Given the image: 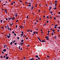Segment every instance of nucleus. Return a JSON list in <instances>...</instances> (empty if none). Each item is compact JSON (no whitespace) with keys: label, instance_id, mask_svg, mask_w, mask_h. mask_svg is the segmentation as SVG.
Segmentation results:
<instances>
[{"label":"nucleus","instance_id":"f257e3e1","mask_svg":"<svg viewBox=\"0 0 60 60\" xmlns=\"http://www.w3.org/2000/svg\"><path fill=\"white\" fill-rule=\"evenodd\" d=\"M10 37V35H9V36L8 35H7V37L8 38H9Z\"/></svg>","mask_w":60,"mask_h":60},{"label":"nucleus","instance_id":"f03ea898","mask_svg":"<svg viewBox=\"0 0 60 60\" xmlns=\"http://www.w3.org/2000/svg\"><path fill=\"white\" fill-rule=\"evenodd\" d=\"M38 40L40 41L41 42V39L39 37H38Z\"/></svg>","mask_w":60,"mask_h":60},{"label":"nucleus","instance_id":"7ed1b4c3","mask_svg":"<svg viewBox=\"0 0 60 60\" xmlns=\"http://www.w3.org/2000/svg\"><path fill=\"white\" fill-rule=\"evenodd\" d=\"M41 42H46V41H44V40H42V41H41Z\"/></svg>","mask_w":60,"mask_h":60},{"label":"nucleus","instance_id":"20e7f679","mask_svg":"<svg viewBox=\"0 0 60 60\" xmlns=\"http://www.w3.org/2000/svg\"><path fill=\"white\" fill-rule=\"evenodd\" d=\"M34 59L33 58H30L29 60H34Z\"/></svg>","mask_w":60,"mask_h":60},{"label":"nucleus","instance_id":"39448f33","mask_svg":"<svg viewBox=\"0 0 60 60\" xmlns=\"http://www.w3.org/2000/svg\"><path fill=\"white\" fill-rule=\"evenodd\" d=\"M7 29L8 30H9V28L8 27V25H7Z\"/></svg>","mask_w":60,"mask_h":60},{"label":"nucleus","instance_id":"423d86ee","mask_svg":"<svg viewBox=\"0 0 60 60\" xmlns=\"http://www.w3.org/2000/svg\"><path fill=\"white\" fill-rule=\"evenodd\" d=\"M24 26H20V28H24Z\"/></svg>","mask_w":60,"mask_h":60},{"label":"nucleus","instance_id":"0eeeda50","mask_svg":"<svg viewBox=\"0 0 60 60\" xmlns=\"http://www.w3.org/2000/svg\"><path fill=\"white\" fill-rule=\"evenodd\" d=\"M3 51L5 52L6 51V49H4L3 50Z\"/></svg>","mask_w":60,"mask_h":60},{"label":"nucleus","instance_id":"6e6552de","mask_svg":"<svg viewBox=\"0 0 60 60\" xmlns=\"http://www.w3.org/2000/svg\"><path fill=\"white\" fill-rule=\"evenodd\" d=\"M6 59H8V56H6Z\"/></svg>","mask_w":60,"mask_h":60},{"label":"nucleus","instance_id":"1a4fd4ad","mask_svg":"<svg viewBox=\"0 0 60 60\" xmlns=\"http://www.w3.org/2000/svg\"><path fill=\"white\" fill-rule=\"evenodd\" d=\"M38 57L39 56L38 55H36L35 56V57H36V58H38Z\"/></svg>","mask_w":60,"mask_h":60},{"label":"nucleus","instance_id":"9d476101","mask_svg":"<svg viewBox=\"0 0 60 60\" xmlns=\"http://www.w3.org/2000/svg\"><path fill=\"white\" fill-rule=\"evenodd\" d=\"M33 8H34V6H32V8H31V10H33Z\"/></svg>","mask_w":60,"mask_h":60},{"label":"nucleus","instance_id":"9b49d317","mask_svg":"<svg viewBox=\"0 0 60 60\" xmlns=\"http://www.w3.org/2000/svg\"><path fill=\"white\" fill-rule=\"evenodd\" d=\"M6 44L5 45H4V48H5L6 47Z\"/></svg>","mask_w":60,"mask_h":60},{"label":"nucleus","instance_id":"f8f14e48","mask_svg":"<svg viewBox=\"0 0 60 60\" xmlns=\"http://www.w3.org/2000/svg\"><path fill=\"white\" fill-rule=\"evenodd\" d=\"M18 16L17 14H15V16L16 17H17Z\"/></svg>","mask_w":60,"mask_h":60},{"label":"nucleus","instance_id":"ddd939ff","mask_svg":"<svg viewBox=\"0 0 60 60\" xmlns=\"http://www.w3.org/2000/svg\"><path fill=\"white\" fill-rule=\"evenodd\" d=\"M49 38V37L48 36H47V37H45V38Z\"/></svg>","mask_w":60,"mask_h":60},{"label":"nucleus","instance_id":"4468645a","mask_svg":"<svg viewBox=\"0 0 60 60\" xmlns=\"http://www.w3.org/2000/svg\"><path fill=\"white\" fill-rule=\"evenodd\" d=\"M21 49V48L20 46H19V48H18V49Z\"/></svg>","mask_w":60,"mask_h":60},{"label":"nucleus","instance_id":"2eb2a0df","mask_svg":"<svg viewBox=\"0 0 60 60\" xmlns=\"http://www.w3.org/2000/svg\"><path fill=\"white\" fill-rule=\"evenodd\" d=\"M57 5V3H55V7H56Z\"/></svg>","mask_w":60,"mask_h":60},{"label":"nucleus","instance_id":"dca6fc26","mask_svg":"<svg viewBox=\"0 0 60 60\" xmlns=\"http://www.w3.org/2000/svg\"><path fill=\"white\" fill-rule=\"evenodd\" d=\"M24 40H22L21 41V42H23Z\"/></svg>","mask_w":60,"mask_h":60},{"label":"nucleus","instance_id":"f3484780","mask_svg":"<svg viewBox=\"0 0 60 60\" xmlns=\"http://www.w3.org/2000/svg\"><path fill=\"white\" fill-rule=\"evenodd\" d=\"M12 42H11L10 43V44L11 45H12Z\"/></svg>","mask_w":60,"mask_h":60},{"label":"nucleus","instance_id":"a211bd4d","mask_svg":"<svg viewBox=\"0 0 60 60\" xmlns=\"http://www.w3.org/2000/svg\"><path fill=\"white\" fill-rule=\"evenodd\" d=\"M29 32H32V30H29Z\"/></svg>","mask_w":60,"mask_h":60},{"label":"nucleus","instance_id":"6ab92c4d","mask_svg":"<svg viewBox=\"0 0 60 60\" xmlns=\"http://www.w3.org/2000/svg\"><path fill=\"white\" fill-rule=\"evenodd\" d=\"M15 17H14L13 18H12V20H13V19H15Z\"/></svg>","mask_w":60,"mask_h":60},{"label":"nucleus","instance_id":"aec40b11","mask_svg":"<svg viewBox=\"0 0 60 60\" xmlns=\"http://www.w3.org/2000/svg\"><path fill=\"white\" fill-rule=\"evenodd\" d=\"M50 13L51 14H52V11H51L50 12Z\"/></svg>","mask_w":60,"mask_h":60},{"label":"nucleus","instance_id":"412c9836","mask_svg":"<svg viewBox=\"0 0 60 60\" xmlns=\"http://www.w3.org/2000/svg\"><path fill=\"white\" fill-rule=\"evenodd\" d=\"M8 20H10V18L9 17H8Z\"/></svg>","mask_w":60,"mask_h":60},{"label":"nucleus","instance_id":"4be33fe9","mask_svg":"<svg viewBox=\"0 0 60 60\" xmlns=\"http://www.w3.org/2000/svg\"><path fill=\"white\" fill-rule=\"evenodd\" d=\"M2 20H1L0 21V23H2Z\"/></svg>","mask_w":60,"mask_h":60},{"label":"nucleus","instance_id":"5701e85b","mask_svg":"<svg viewBox=\"0 0 60 60\" xmlns=\"http://www.w3.org/2000/svg\"><path fill=\"white\" fill-rule=\"evenodd\" d=\"M23 43H24V42H22V43H21V45H22L23 44Z\"/></svg>","mask_w":60,"mask_h":60},{"label":"nucleus","instance_id":"b1692460","mask_svg":"<svg viewBox=\"0 0 60 60\" xmlns=\"http://www.w3.org/2000/svg\"><path fill=\"white\" fill-rule=\"evenodd\" d=\"M54 38L55 39H56V36H54Z\"/></svg>","mask_w":60,"mask_h":60},{"label":"nucleus","instance_id":"393cba45","mask_svg":"<svg viewBox=\"0 0 60 60\" xmlns=\"http://www.w3.org/2000/svg\"><path fill=\"white\" fill-rule=\"evenodd\" d=\"M49 9H52V8L51 7H49Z\"/></svg>","mask_w":60,"mask_h":60},{"label":"nucleus","instance_id":"a878e982","mask_svg":"<svg viewBox=\"0 0 60 60\" xmlns=\"http://www.w3.org/2000/svg\"><path fill=\"white\" fill-rule=\"evenodd\" d=\"M12 34H14L15 33H14V32L13 31H12Z\"/></svg>","mask_w":60,"mask_h":60},{"label":"nucleus","instance_id":"bb28decb","mask_svg":"<svg viewBox=\"0 0 60 60\" xmlns=\"http://www.w3.org/2000/svg\"><path fill=\"white\" fill-rule=\"evenodd\" d=\"M26 57H23V59L24 60H25V59H26Z\"/></svg>","mask_w":60,"mask_h":60},{"label":"nucleus","instance_id":"cd10ccee","mask_svg":"<svg viewBox=\"0 0 60 60\" xmlns=\"http://www.w3.org/2000/svg\"><path fill=\"white\" fill-rule=\"evenodd\" d=\"M52 36H53L54 35V34H53V32L52 33Z\"/></svg>","mask_w":60,"mask_h":60},{"label":"nucleus","instance_id":"c85d7f7f","mask_svg":"<svg viewBox=\"0 0 60 60\" xmlns=\"http://www.w3.org/2000/svg\"><path fill=\"white\" fill-rule=\"evenodd\" d=\"M14 35L15 36H16V34L15 33H14Z\"/></svg>","mask_w":60,"mask_h":60},{"label":"nucleus","instance_id":"c756f323","mask_svg":"<svg viewBox=\"0 0 60 60\" xmlns=\"http://www.w3.org/2000/svg\"><path fill=\"white\" fill-rule=\"evenodd\" d=\"M21 36H23V34H21Z\"/></svg>","mask_w":60,"mask_h":60},{"label":"nucleus","instance_id":"7c9ffc66","mask_svg":"<svg viewBox=\"0 0 60 60\" xmlns=\"http://www.w3.org/2000/svg\"><path fill=\"white\" fill-rule=\"evenodd\" d=\"M17 44V43H14V44L15 45H16Z\"/></svg>","mask_w":60,"mask_h":60},{"label":"nucleus","instance_id":"2f4dec72","mask_svg":"<svg viewBox=\"0 0 60 60\" xmlns=\"http://www.w3.org/2000/svg\"><path fill=\"white\" fill-rule=\"evenodd\" d=\"M41 17H40V19H39V20H40V21H41Z\"/></svg>","mask_w":60,"mask_h":60},{"label":"nucleus","instance_id":"473e14b6","mask_svg":"<svg viewBox=\"0 0 60 60\" xmlns=\"http://www.w3.org/2000/svg\"><path fill=\"white\" fill-rule=\"evenodd\" d=\"M38 32H36L35 33V34H38Z\"/></svg>","mask_w":60,"mask_h":60},{"label":"nucleus","instance_id":"72a5a7b5","mask_svg":"<svg viewBox=\"0 0 60 60\" xmlns=\"http://www.w3.org/2000/svg\"><path fill=\"white\" fill-rule=\"evenodd\" d=\"M49 38H47V39H46V40H49Z\"/></svg>","mask_w":60,"mask_h":60},{"label":"nucleus","instance_id":"f704fd0d","mask_svg":"<svg viewBox=\"0 0 60 60\" xmlns=\"http://www.w3.org/2000/svg\"><path fill=\"white\" fill-rule=\"evenodd\" d=\"M28 6H29V7H30V6H31V5H28Z\"/></svg>","mask_w":60,"mask_h":60},{"label":"nucleus","instance_id":"c9c22d12","mask_svg":"<svg viewBox=\"0 0 60 60\" xmlns=\"http://www.w3.org/2000/svg\"><path fill=\"white\" fill-rule=\"evenodd\" d=\"M28 4H29V5H31V3H30V2H29V3H28Z\"/></svg>","mask_w":60,"mask_h":60},{"label":"nucleus","instance_id":"e433bc0d","mask_svg":"<svg viewBox=\"0 0 60 60\" xmlns=\"http://www.w3.org/2000/svg\"><path fill=\"white\" fill-rule=\"evenodd\" d=\"M54 9H56V8L55 7V8H53Z\"/></svg>","mask_w":60,"mask_h":60},{"label":"nucleus","instance_id":"4c0bfd02","mask_svg":"<svg viewBox=\"0 0 60 60\" xmlns=\"http://www.w3.org/2000/svg\"><path fill=\"white\" fill-rule=\"evenodd\" d=\"M17 27H18V26H17V25H16V26H15L16 28H17Z\"/></svg>","mask_w":60,"mask_h":60},{"label":"nucleus","instance_id":"58836bf2","mask_svg":"<svg viewBox=\"0 0 60 60\" xmlns=\"http://www.w3.org/2000/svg\"><path fill=\"white\" fill-rule=\"evenodd\" d=\"M10 25L11 26H12V24L11 23H10Z\"/></svg>","mask_w":60,"mask_h":60},{"label":"nucleus","instance_id":"ea45409f","mask_svg":"<svg viewBox=\"0 0 60 60\" xmlns=\"http://www.w3.org/2000/svg\"><path fill=\"white\" fill-rule=\"evenodd\" d=\"M55 26H57V25H55Z\"/></svg>","mask_w":60,"mask_h":60},{"label":"nucleus","instance_id":"a19ab883","mask_svg":"<svg viewBox=\"0 0 60 60\" xmlns=\"http://www.w3.org/2000/svg\"><path fill=\"white\" fill-rule=\"evenodd\" d=\"M47 19H49V16H47Z\"/></svg>","mask_w":60,"mask_h":60},{"label":"nucleus","instance_id":"79ce46f5","mask_svg":"<svg viewBox=\"0 0 60 60\" xmlns=\"http://www.w3.org/2000/svg\"><path fill=\"white\" fill-rule=\"evenodd\" d=\"M19 39V37H18L17 38V39Z\"/></svg>","mask_w":60,"mask_h":60},{"label":"nucleus","instance_id":"37998d69","mask_svg":"<svg viewBox=\"0 0 60 60\" xmlns=\"http://www.w3.org/2000/svg\"><path fill=\"white\" fill-rule=\"evenodd\" d=\"M23 33H24V32H23V31H22V34H23Z\"/></svg>","mask_w":60,"mask_h":60},{"label":"nucleus","instance_id":"c03bdc74","mask_svg":"<svg viewBox=\"0 0 60 60\" xmlns=\"http://www.w3.org/2000/svg\"><path fill=\"white\" fill-rule=\"evenodd\" d=\"M55 31V30L54 29V30H52V31L53 32V31Z\"/></svg>","mask_w":60,"mask_h":60},{"label":"nucleus","instance_id":"a18cd8bd","mask_svg":"<svg viewBox=\"0 0 60 60\" xmlns=\"http://www.w3.org/2000/svg\"><path fill=\"white\" fill-rule=\"evenodd\" d=\"M19 1L20 2H21V3L22 2V1H21V0H19Z\"/></svg>","mask_w":60,"mask_h":60},{"label":"nucleus","instance_id":"49530a36","mask_svg":"<svg viewBox=\"0 0 60 60\" xmlns=\"http://www.w3.org/2000/svg\"><path fill=\"white\" fill-rule=\"evenodd\" d=\"M49 57V55H47V57Z\"/></svg>","mask_w":60,"mask_h":60},{"label":"nucleus","instance_id":"de8ad7c7","mask_svg":"<svg viewBox=\"0 0 60 60\" xmlns=\"http://www.w3.org/2000/svg\"><path fill=\"white\" fill-rule=\"evenodd\" d=\"M28 16H27V19H28Z\"/></svg>","mask_w":60,"mask_h":60},{"label":"nucleus","instance_id":"09e8293b","mask_svg":"<svg viewBox=\"0 0 60 60\" xmlns=\"http://www.w3.org/2000/svg\"><path fill=\"white\" fill-rule=\"evenodd\" d=\"M7 9H5V10H4V11H7Z\"/></svg>","mask_w":60,"mask_h":60},{"label":"nucleus","instance_id":"8fccbe9b","mask_svg":"<svg viewBox=\"0 0 60 60\" xmlns=\"http://www.w3.org/2000/svg\"><path fill=\"white\" fill-rule=\"evenodd\" d=\"M38 60H40V58L39 57L38 58Z\"/></svg>","mask_w":60,"mask_h":60},{"label":"nucleus","instance_id":"3c124183","mask_svg":"<svg viewBox=\"0 0 60 60\" xmlns=\"http://www.w3.org/2000/svg\"><path fill=\"white\" fill-rule=\"evenodd\" d=\"M35 31L34 32H33L34 34H35Z\"/></svg>","mask_w":60,"mask_h":60},{"label":"nucleus","instance_id":"603ef678","mask_svg":"<svg viewBox=\"0 0 60 60\" xmlns=\"http://www.w3.org/2000/svg\"><path fill=\"white\" fill-rule=\"evenodd\" d=\"M5 28L7 29V26H5Z\"/></svg>","mask_w":60,"mask_h":60},{"label":"nucleus","instance_id":"864d4df0","mask_svg":"<svg viewBox=\"0 0 60 60\" xmlns=\"http://www.w3.org/2000/svg\"><path fill=\"white\" fill-rule=\"evenodd\" d=\"M8 55L7 54H6L5 55V56H6Z\"/></svg>","mask_w":60,"mask_h":60},{"label":"nucleus","instance_id":"5fc2aeb1","mask_svg":"<svg viewBox=\"0 0 60 60\" xmlns=\"http://www.w3.org/2000/svg\"><path fill=\"white\" fill-rule=\"evenodd\" d=\"M49 33H48L47 34V35L48 36H49Z\"/></svg>","mask_w":60,"mask_h":60},{"label":"nucleus","instance_id":"6e6d98bb","mask_svg":"<svg viewBox=\"0 0 60 60\" xmlns=\"http://www.w3.org/2000/svg\"><path fill=\"white\" fill-rule=\"evenodd\" d=\"M4 58H5V56H4Z\"/></svg>","mask_w":60,"mask_h":60},{"label":"nucleus","instance_id":"4d7b16f0","mask_svg":"<svg viewBox=\"0 0 60 60\" xmlns=\"http://www.w3.org/2000/svg\"><path fill=\"white\" fill-rule=\"evenodd\" d=\"M9 30H10V31H11V28H9Z\"/></svg>","mask_w":60,"mask_h":60},{"label":"nucleus","instance_id":"13d9d810","mask_svg":"<svg viewBox=\"0 0 60 60\" xmlns=\"http://www.w3.org/2000/svg\"><path fill=\"white\" fill-rule=\"evenodd\" d=\"M57 2V1L56 0H55V3H56V2Z\"/></svg>","mask_w":60,"mask_h":60},{"label":"nucleus","instance_id":"bf43d9fd","mask_svg":"<svg viewBox=\"0 0 60 60\" xmlns=\"http://www.w3.org/2000/svg\"><path fill=\"white\" fill-rule=\"evenodd\" d=\"M6 20H8V18H6Z\"/></svg>","mask_w":60,"mask_h":60},{"label":"nucleus","instance_id":"052dcab7","mask_svg":"<svg viewBox=\"0 0 60 60\" xmlns=\"http://www.w3.org/2000/svg\"><path fill=\"white\" fill-rule=\"evenodd\" d=\"M26 39H27V40H28V37H26Z\"/></svg>","mask_w":60,"mask_h":60},{"label":"nucleus","instance_id":"680f3d73","mask_svg":"<svg viewBox=\"0 0 60 60\" xmlns=\"http://www.w3.org/2000/svg\"><path fill=\"white\" fill-rule=\"evenodd\" d=\"M47 23H48L49 22V21H47Z\"/></svg>","mask_w":60,"mask_h":60},{"label":"nucleus","instance_id":"e2e57ef3","mask_svg":"<svg viewBox=\"0 0 60 60\" xmlns=\"http://www.w3.org/2000/svg\"><path fill=\"white\" fill-rule=\"evenodd\" d=\"M18 20H17L16 21V22H18Z\"/></svg>","mask_w":60,"mask_h":60},{"label":"nucleus","instance_id":"0e129e2a","mask_svg":"<svg viewBox=\"0 0 60 60\" xmlns=\"http://www.w3.org/2000/svg\"><path fill=\"white\" fill-rule=\"evenodd\" d=\"M13 3H11V4L12 5H13Z\"/></svg>","mask_w":60,"mask_h":60},{"label":"nucleus","instance_id":"69168bd1","mask_svg":"<svg viewBox=\"0 0 60 60\" xmlns=\"http://www.w3.org/2000/svg\"><path fill=\"white\" fill-rule=\"evenodd\" d=\"M54 19L55 20L56 19V17H54Z\"/></svg>","mask_w":60,"mask_h":60},{"label":"nucleus","instance_id":"338daca9","mask_svg":"<svg viewBox=\"0 0 60 60\" xmlns=\"http://www.w3.org/2000/svg\"><path fill=\"white\" fill-rule=\"evenodd\" d=\"M58 28L59 29H60V27H59Z\"/></svg>","mask_w":60,"mask_h":60},{"label":"nucleus","instance_id":"774afa93","mask_svg":"<svg viewBox=\"0 0 60 60\" xmlns=\"http://www.w3.org/2000/svg\"><path fill=\"white\" fill-rule=\"evenodd\" d=\"M58 14H60V12H58Z\"/></svg>","mask_w":60,"mask_h":60}]
</instances>
